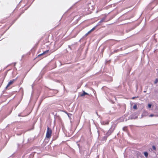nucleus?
<instances>
[{"instance_id":"19","label":"nucleus","mask_w":158,"mask_h":158,"mask_svg":"<svg viewBox=\"0 0 158 158\" xmlns=\"http://www.w3.org/2000/svg\"><path fill=\"white\" fill-rule=\"evenodd\" d=\"M115 51L117 52V50H116Z\"/></svg>"},{"instance_id":"11","label":"nucleus","mask_w":158,"mask_h":158,"mask_svg":"<svg viewBox=\"0 0 158 158\" xmlns=\"http://www.w3.org/2000/svg\"><path fill=\"white\" fill-rule=\"evenodd\" d=\"M158 82V80L157 79H156L155 81H154V83L155 84H157Z\"/></svg>"},{"instance_id":"3","label":"nucleus","mask_w":158,"mask_h":158,"mask_svg":"<svg viewBox=\"0 0 158 158\" xmlns=\"http://www.w3.org/2000/svg\"><path fill=\"white\" fill-rule=\"evenodd\" d=\"M17 79V78H16L15 79H13L12 80H11L10 82L8 83V84L7 85L6 88H7L9 86L12 84L14 82L16 81V80Z\"/></svg>"},{"instance_id":"10","label":"nucleus","mask_w":158,"mask_h":158,"mask_svg":"<svg viewBox=\"0 0 158 158\" xmlns=\"http://www.w3.org/2000/svg\"><path fill=\"white\" fill-rule=\"evenodd\" d=\"M123 130L124 131H127V127H125L123 128Z\"/></svg>"},{"instance_id":"2","label":"nucleus","mask_w":158,"mask_h":158,"mask_svg":"<svg viewBox=\"0 0 158 158\" xmlns=\"http://www.w3.org/2000/svg\"><path fill=\"white\" fill-rule=\"evenodd\" d=\"M104 20H101L98 24L94 27L92 29H91L86 34V35H87L88 34L90 33L91 32L94 31L96 28V27L98 25H99V24L101 23Z\"/></svg>"},{"instance_id":"17","label":"nucleus","mask_w":158,"mask_h":158,"mask_svg":"<svg viewBox=\"0 0 158 158\" xmlns=\"http://www.w3.org/2000/svg\"><path fill=\"white\" fill-rule=\"evenodd\" d=\"M96 114H97V115L98 116V112H96Z\"/></svg>"},{"instance_id":"13","label":"nucleus","mask_w":158,"mask_h":158,"mask_svg":"<svg viewBox=\"0 0 158 158\" xmlns=\"http://www.w3.org/2000/svg\"><path fill=\"white\" fill-rule=\"evenodd\" d=\"M152 148L153 150H156V147L155 146H154V145L152 146Z\"/></svg>"},{"instance_id":"14","label":"nucleus","mask_w":158,"mask_h":158,"mask_svg":"<svg viewBox=\"0 0 158 158\" xmlns=\"http://www.w3.org/2000/svg\"><path fill=\"white\" fill-rule=\"evenodd\" d=\"M152 106V105L150 104H148V107L149 108H151Z\"/></svg>"},{"instance_id":"7","label":"nucleus","mask_w":158,"mask_h":158,"mask_svg":"<svg viewBox=\"0 0 158 158\" xmlns=\"http://www.w3.org/2000/svg\"><path fill=\"white\" fill-rule=\"evenodd\" d=\"M113 131H112L111 130V129H110L107 132V134L108 135H110L111 133Z\"/></svg>"},{"instance_id":"15","label":"nucleus","mask_w":158,"mask_h":158,"mask_svg":"<svg viewBox=\"0 0 158 158\" xmlns=\"http://www.w3.org/2000/svg\"><path fill=\"white\" fill-rule=\"evenodd\" d=\"M67 114L69 117H70L72 115V114H71L67 113Z\"/></svg>"},{"instance_id":"16","label":"nucleus","mask_w":158,"mask_h":158,"mask_svg":"<svg viewBox=\"0 0 158 158\" xmlns=\"http://www.w3.org/2000/svg\"><path fill=\"white\" fill-rule=\"evenodd\" d=\"M138 96L137 97H132V99H134L135 98H138Z\"/></svg>"},{"instance_id":"9","label":"nucleus","mask_w":158,"mask_h":158,"mask_svg":"<svg viewBox=\"0 0 158 158\" xmlns=\"http://www.w3.org/2000/svg\"><path fill=\"white\" fill-rule=\"evenodd\" d=\"M158 116V114H157V115H154V114H151L149 116L150 117H153V116Z\"/></svg>"},{"instance_id":"1","label":"nucleus","mask_w":158,"mask_h":158,"mask_svg":"<svg viewBox=\"0 0 158 158\" xmlns=\"http://www.w3.org/2000/svg\"><path fill=\"white\" fill-rule=\"evenodd\" d=\"M52 131L48 127H47V130L46 134V137L47 138H50L51 137Z\"/></svg>"},{"instance_id":"5","label":"nucleus","mask_w":158,"mask_h":158,"mask_svg":"<svg viewBox=\"0 0 158 158\" xmlns=\"http://www.w3.org/2000/svg\"><path fill=\"white\" fill-rule=\"evenodd\" d=\"M138 117L136 116H135L133 114L132 115L130 116V118L132 119H135L137 118Z\"/></svg>"},{"instance_id":"8","label":"nucleus","mask_w":158,"mask_h":158,"mask_svg":"<svg viewBox=\"0 0 158 158\" xmlns=\"http://www.w3.org/2000/svg\"><path fill=\"white\" fill-rule=\"evenodd\" d=\"M144 154L145 156L146 157H148V152H144Z\"/></svg>"},{"instance_id":"6","label":"nucleus","mask_w":158,"mask_h":158,"mask_svg":"<svg viewBox=\"0 0 158 158\" xmlns=\"http://www.w3.org/2000/svg\"><path fill=\"white\" fill-rule=\"evenodd\" d=\"M85 95H89V94L87 93H86L84 91H83V93L80 95L81 97H82Z\"/></svg>"},{"instance_id":"4","label":"nucleus","mask_w":158,"mask_h":158,"mask_svg":"<svg viewBox=\"0 0 158 158\" xmlns=\"http://www.w3.org/2000/svg\"><path fill=\"white\" fill-rule=\"evenodd\" d=\"M49 52V50H47L44 52L42 53H41L38 56H41L43 55L46 54L48 53Z\"/></svg>"},{"instance_id":"12","label":"nucleus","mask_w":158,"mask_h":158,"mask_svg":"<svg viewBox=\"0 0 158 158\" xmlns=\"http://www.w3.org/2000/svg\"><path fill=\"white\" fill-rule=\"evenodd\" d=\"M133 108L135 109H137V106L136 105H135L133 107Z\"/></svg>"},{"instance_id":"18","label":"nucleus","mask_w":158,"mask_h":158,"mask_svg":"<svg viewBox=\"0 0 158 158\" xmlns=\"http://www.w3.org/2000/svg\"><path fill=\"white\" fill-rule=\"evenodd\" d=\"M143 92H144V93H145V92H146V91H143Z\"/></svg>"}]
</instances>
